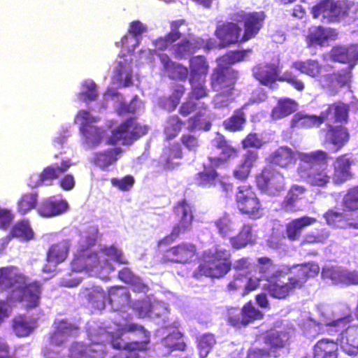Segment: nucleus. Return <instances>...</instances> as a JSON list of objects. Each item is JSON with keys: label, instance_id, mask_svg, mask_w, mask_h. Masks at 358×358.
Here are the masks:
<instances>
[{"label": "nucleus", "instance_id": "61", "mask_svg": "<svg viewBox=\"0 0 358 358\" xmlns=\"http://www.w3.org/2000/svg\"><path fill=\"white\" fill-rule=\"evenodd\" d=\"M83 87L85 90L78 94V97L85 102L95 101L98 96L96 83L87 80L83 83Z\"/></svg>", "mask_w": 358, "mask_h": 358}, {"label": "nucleus", "instance_id": "2", "mask_svg": "<svg viewBox=\"0 0 358 358\" xmlns=\"http://www.w3.org/2000/svg\"><path fill=\"white\" fill-rule=\"evenodd\" d=\"M293 268V275L288 278L286 282L279 283L275 277L264 284L262 289L270 296L278 300L287 299L296 289L303 287L304 283L310 278L316 276L320 272V266L313 262H307L291 266Z\"/></svg>", "mask_w": 358, "mask_h": 358}, {"label": "nucleus", "instance_id": "13", "mask_svg": "<svg viewBox=\"0 0 358 358\" xmlns=\"http://www.w3.org/2000/svg\"><path fill=\"white\" fill-rule=\"evenodd\" d=\"M198 255L195 244L182 242L167 249L163 255V259L166 262L185 264L193 262Z\"/></svg>", "mask_w": 358, "mask_h": 358}, {"label": "nucleus", "instance_id": "10", "mask_svg": "<svg viewBox=\"0 0 358 358\" xmlns=\"http://www.w3.org/2000/svg\"><path fill=\"white\" fill-rule=\"evenodd\" d=\"M147 133V127L137 122L135 117L126 119L113 130L108 140V144H115L122 140L124 144H131Z\"/></svg>", "mask_w": 358, "mask_h": 358}, {"label": "nucleus", "instance_id": "49", "mask_svg": "<svg viewBox=\"0 0 358 358\" xmlns=\"http://www.w3.org/2000/svg\"><path fill=\"white\" fill-rule=\"evenodd\" d=\"M12 329L18 337H25L33 331V327L24 315H17L13 319Z\"/></svg>", "mask_w": 358, "mask_h": 358}, {"label": "nucleus", "instance_id": "27", "mask_svg": "<svg viewBox=\"0 0 358 358\" xmlns=\"http://www.w3.org/2000/svg\"><path fill=\"white\" fill-rule=\"evenodd\" d=\"M258 271L261 275L259 278L266 282L275 277H280L283 275H287L292 273L293 268L286 266L282 268L272 271L274 268V264L271 259L268 257H261L257 259Z\"/></svg>", "mask_w": 358, "mask_h": 358}, {"label": "nucleus", "instance_id": "23", "mask_svg": "<svg viewBox=\"0 0 358 358\" xmlns=\"http://www.w3.org/2000/svg\"><path fill=\"white\" fill-rule=\"evenodd\" d=\"M289 336L284 331L270 329L263 336V343L267 346L266 350L272 357L277 358L280 355V351L285 347Z\"/></svg>", "mask_w": 358, "mask_h": 358}, {"label": "nucleus", "instance_id": "9", "mask_svg": "<svg viewBox=\"0 0 358 358\" xmlns=\"http://www.w3.org/2000/svg\"><path fill=\"white\" fill-rule=\"evenodd\" d=\"M231 19L236 22L243 23L241 41L246 42L259 34L264 26L266 14L264 11L246 12L241 10L233 13Z\"/></svg>", "mask_w": 358, "mask_h": 358}, {"label": "nucleus", "instance_id": "26", "mask_svg": "<svg viewBox=\"0 0 358 358\" xmlns=\"http://www.w3.org/2000/svg\"><path fill=\"white\" fill-rule=\"evenodd\" d=\"M257 235L253 230V224L245 223L237 234L229 238V243L234 250H238L256 243Z\"/></svg>", "mask_w": 358, "mask_h": 358}, {"label": "nucleus", "instance_id": "6", "mask_svg": "<svg viewBox=\"0 0 358 358\" xmlns=\"http://www.w3.org/2000/svg\"><path fill=\"white\" fill-rule=\"evenodd\" d=\"M235 202L239 212L252 220H257L264 215L262 203L250 185H241L235 194Z\"/></svg>", "mask_w": 358, "mask_h": 358}, {"label": "nucleus", "instance_id": "19", "mask_svg": "<svg viewBox=\"0 0 358 358\" xmlns=\"http://www.w3.org/2000/svg\"><path fill=\"white\" fill-rule=\"evenodd\" d=\"M349 106L341 101H336L329 104L326 110L322 111L319 119L320 124L327 123H347L348 121Z\"/></svg>", "mask_w": 358, "mask_h": 358}, {"label": "nucleus", "instance_id": "43", "mask_svg": "<svg viewBox=\"0 0 358 358\" xmlns=\"http://www.w3.org/2000/svg\"><path fill=\"white\" fill-rule=\"evenodd\" d=\"M264 142L257 133L250 132L241 141L242 148L248 152L247 157H256V152L261 149Z\"/></svg>", "mask_w": 358, "mask_h": 358}, {"label": "nucleus", "instance_id": "31", "mask_svg": "<svg viewBox=\"0 0 358 358\" xmlns=\"http://www.w3.org/2000/svg\"><path fill=\"white\" fill-rule=\"evenodd\" d=\"M292 68L317 80L322 76L323 65L317 59L298 60L292 64Z\"/></svg>", "mask_w": 358, "mask_h": 358}, {"label": "nucleus", "instance_id": "4", "mask_svg": "<svg viewBox=\"0 0 358 358\" xmlns=\"http://www.w3.org/2000/svg\"><path fill=\"white\" fill-rule=\"evenodd\" d=\"M280 62L275 63L264 62L255 65L252 69L253 77L264 86H271L276 81L289 84L294 89L302 92L305 89L303 82L291 71L280 74Z\"/></svg>", "mask_w": 358, "mask_h": 358}, {"label": "nucleus", "instance_id": "64", "mask_svg": "<svg viewBox=\"0 0 358 358\" xmlns=\"http://www.w3.org/2000/svg\"><path fill=\"white\" fill-rule=\"evenodd\" d=\"M225 320L229 325L235 328L244 327L241 310L237 307H230L227 308Z\"/></svg>", "mask_w": 358, "mask_h": 358}, {"label": "nucleus", "instance_id": "63", "mask_svg": "<svg viewBox=\"0 0 358 358\" xmlns=\"http://www.w3.org/2000/svg\"><path fill=\"white\" fill-rule=\"evenodd\" d=\"M255 158H244L234 171V176L240 180L247 179L250 173Z\"/></svg>", "mask_w": 358, "mask_h": 358}, {"label": "nucleus", "instance_id": "62", "mask_svg": "<svg viewBox=\"0 0 358 358\" xmlns=\"http://www.w3.org/2000/svg\"><path fill=\"white\" fill-rule=\"evenodd\" d=\"M203 116V114L202 113L198 112L188 118L187 129L189 131H194L201 129L204 131H208L211 127V123L209 121L205 122L203 127H202Z\"/></svg>", "mask_w": 358, "mask_h": 358}, {"label": "nucleus", "instance_id": "12", "mask_svg": "<svg viewBox=\"0 0 358 358\" xmlns=\"http://www.w3.org/2000/svg\"><path fill=\"white\" fill-rule=\"evenodd\" d=\"M320 133L324 137L323 144L331 145L327 148L329 153H335L340 150L350 138L348 129L342 124L334 125L327 123L326 128L321 129Z\"/></svg>", "mask_w": 358, "mask_h": 358}, {"label": "nucleus", "instance_id": "30", "mask_svg": "<svg viewBox=\"0 0 358 358\" xmlns=\"http://www.w3.org/2000/svg\"><path fill=\"white\" fill-rule=\"evenodd\" d=\"M313 358H338V343L329 338H322L313 346Z\"/></svg>", "mask_w": 358, "mask_h": 358}, {"label": "nucleus", "instance_id": "50", "mask_svg": "<svg viewBox=\"0 0 358 358\" xmlns=\"http://www.w3.org/2000/svg\"><path fill=\"white\" fill-rule=\"evenodd\" d=\"M133 308L139 317L159 315V313L155 312L157 305L152 304L151 301L147 299L136 301L134 303Z\"/></svg>", "mask_w": 358, "mask_h": 358}, {"label": "nucleus", "instance_id": "1", "mask_svg": "<svg viewBox=\"0 0 358 358\" xmlns=\"http://www.w3.org/2000/svg\"><path fill=\"white\" fill-rule=\"evenodd\" d=\"M183 25H188L185 19H178L170 22V31L164 36L157 38L154 45L160 50H164L169 47H172V53L176 58L182 59L186 56L192 55L200 49L209 50L215 47V41L208 38L206 39L199 36L189 38H183L179 42L176 43L181 38L182 34L180 28Z\"/></svg>", "mask_w": 358, "mask_h": 358}, {"label": "nucleus", "instance_id": "60", "mask_svg": "<svg viewBox=\"0 0 358 358\" xmlns=\"http://www.w3.org/2000/svg\"><path fill=\"white\" fill-rule=\"evenodd\" d=\"M215 343L216 340L213 334H204L201 336L198 341V348L200 356L206 357L210 352Z\"/></svg>", "mask_w": 358, "mask_h": 358}, {"label": "nucleus", "instance_id": "20", "mask_svg": "<svg viewBox=\"0 0 358 358\" xmlns=\"http://www.w3.org/2000/svg\"><path fill=\"white\" fill-rule=\"evenodd\" d=\"M351 68L350 66L322 76L318 82L323 88H327L330 90H337L346 85L351 82Z\"/></svg>", "mask_w": 358, "mask_h": 358}, {"label": "nucleus", "instance_id": "52", "mask_svg": "<svg viewBox=\"0 0 358 358\" xmlns=\"http://www.w3.org/2000/svg\"><path fill=\"white\" fill-rule=\"evenodd\" d=\"M80 131L86 138V143L88 146L97 144L101 137V129L87 122H84L80 127Z\"/></svg>", "mask_w": 358, "mask_h": 358}, {"label": "nucleus", "instance_id": "16", "mask_svg": "<svg viewBox=\"0 0 358 358\" xmlns=\"http://www.w3.org/2000/svg\"><path fill=\"white\" fill-rule=\"evenodd\" d=\"M228 158H208V164H203V170L196 174L194 184L200 187H210L215 185L218 173L215 169L224 164Z\"/></svg>", "mask_w": 358, "mask_h": 358}, {"label": "nucleus", "instance_id": "59", "mask_svg": "<svg viewBox=\"0 0 358 358\" xmlns=\"http://www.w3.org/2000/svg\"><path fill=\"white\" fill-rule=\"evenodd\" d=\"M343 210L347 212L358 210V188H350L344 195L342 201Z\"/></svg>", "mask_w": 358, "mask_h": 358}, {"label": "nucleus", "instance_id": "33", "mask_svg": "<svg viewBox=\"0 0 358 358\" xmlns=\"http://www.w3.org/2000/svg\"><path fill=\"white\" fill-rule=\"evenodd\" d=\"M71 166V164L69 161H63L59 166H48L38 175V180L34 184V186L38 187L43 184L48 185V182L57 179L60 174L66 171Z\"/></svg>", "mask_w": 358, "mask_h": 358}, {"label": "nucleus", "instance_id": "7", "mask_svg": "<svg viewBox=\"0 0 358 358\" xmlns=\"http://www.w3.org/2000/svg\"><path fill=\"white\" fill-rule=\"evenodd\" d=\"M327 167V158H300L297 171L311 185L323 187L330 178L325 171Z\"/></svg>", "mask_w": 358, "mask_h": 358}, {"label": "nucleus", "instance_id": "34", "mask_svg": "<svg viewBox=\"0 0 358 358\" xmlns=\"http://www.w3.org/2000/svg\"><path fill=\"white\" fill-rule=\"evenodd\" d=\"M85 259L86 271L93 272L94 275L99 274L105 268L113 269L108 259H101L96 252L85 250Z\"/></svg>", "mask_w": 358, "mask_h": 358}, {"label": "nucleus", "instance_id": "18", "mask_svg": "<svg viewBox=\"0 0 358 358\" xmlns=\"http://www.w3.org/2000/svg\"><path fill=\"white\" fill-rule=\"evenodd\" d=\"M26 280V275L20 273L16 266H3L0 268V293L10 290L13 295L20 285Z\"/></svg>", "mask_w": 358, "mask_h": 358}, {"label": "nucleus", "instance_id": "5", "mask_svg": "<svg viewBox=\"0 0 358 358\" xmlns=\"http://www.w3.org/2000/svg\"><path fill=\"white\" fill-rule=\"evenodd\" d=\"M290 160L286 164H282L280 160L282 158H273L272 164L265 167L262 172L256 177V184L259 189L270 194H275L285 189V178L282 174L278 171L274 164L286 168L292 163V159L296 163V158H289Z\"/></svg>", "mask_w": 358, "mask_h": 358}, {"label": "nucleus", "instance_id": "39", "mask_svg": "<svg viewBox=\"0 0 358 358\" xmlns=\"http://www.w3.org/2000/svg\"><path fill=\"white\" fill-rule=\"evenodd\" d=\"M334 34L335 30L332 29H325L321 26L315 27L313 29L310 30L306 36L308 47L310 48L315 45L322 46Z\"/></svg>", "mask_w": 358, "mask_h": 358}, {"label": "nucleus", "instance_id": "37", "mask_svg": "<svg viewBox=\"0 0 358 358\" xmlns=\"http://www.w3.org/2000/svg\"><path fill=\"white\" fill-rule=\"evenodd\" d=\"M296 109L297 103L294 100L289 98L280 99L273 108L271 116L274 120H280L290 115Z\"/></svg>", "mask_w": 358, "mask_h": 358}, {"label": "nucleus", "instance_id": "56", "mask_svg": "<svg viewBox=\"0 0 358 358\" xmlns=\"http://www.w3.org/2000/svg\"><path fill=\"white\" fill-rule=\"evenodd\" d=\"M212 143L215 148L221 150V153L224 157H233L237 155V150L222 134H217L213 138Z\"/></svg>", "mask_w": 358, "mask_h": 358}, {"label": "nucleus", "instance_id": "35", "mask_svg": "<svg viewBox=\"0 0 358 358\" xmlns=\"http://www.w3.org/2000/svg\"><path fill=\"white\" fill-rule=\"evenodd\" d=\"M353 162L349 158H336L334 162V180L336 184H341L352 178L350 166Z\"/></svg>", "mask_w": 358, "mask_h": 358}, {"label": "nucleus", "instance_id": "25", "mask_svg": "<svg viewBox=\"0 0 358 358\" xmlns=\"http://www.w3.org/2000/svg\"><path fill=\"white\" fill-rule=\"evenodd\" d=\"M78 329V326L66 320H60L50 334L49 343L52 345L59 346L67 341L69 336L77 334Z\"/></svg>", "mask_w": 358, "mask_h": 358}, {"label": "nucleus", "instance_id": "48", "mask_svg": "<svg viewBox=\"0 0 358 358\" xmlns=\"http://www.w3.org/2000/svg\"><path fill=\"white\" fill-rule=\"evenodd\" d=\"M37 192H27L23 194L17 202V210L22 215H25L34 209L38 203Z\"/></svg>", "mask_w": 358, "mask_h": 358}, {"label": "nucleus", "instance_id": "51", "mask_svg": "<svg viewBox=\"0 0 358 358\" xmlns=\"http://www.w3.org/2000/svg\"><path fill=\"white\" fill-rule=\"evenodd\" d=\"M185 122L176 115L169 116L166 119L164 134L167 140L176 138L181 131Z\"/></svg>", "mask_w": 358, "mask_h": 358}, {"label": "nucleus", "instance_id": "45", "mask_svg": "<svg viewBox=\"0 0 358 358\" xmlns=\"http://www.w3.org/2000/svg\"><path fill=\"white\" fill-rule=\"evenodd\" d=\"M34 231L27 220L17 222L12 228L8 241L11 237L19 238L23 241H30L34 238Z\"/></svg>", "mask_w": 358, "mask_h": 358}, {"label": "nucleus", "instance_id": "28", "mask_svg": "<svg viewBox=\"0 0 358 358\" xmlns=\"http://www.w3.org/2000/svg\"><path fill=\"white\" fill-rule=\"evenodd\" d=\"M316 222V218L309 216L294 219L285 225V237L290 241H296L299 240L303 229Z\"/></svg>", "mask_w": 358, "mask_h": 358}, {"label": "nucleus", "instance_id": "29", "mask_svg": "<svg viewBox=\"0 0 358 358\" xmlns=\"http://www.w3.org/2000/svg\"><path fill=\"white\" fill-rule=\"evenodd\" d=\"M324 217L328 225L340 229H358V219L349 220L345 215L334 209H329L324 214Z\"/></svg>", "mask_w": 358, "mask_h": 358}, {"label": "nucleus", "instance_id": "58", "mask_svg": "<svg viewBox=\"0 0 358 358\" xmlns=\"http://www.w3.org/2000/svg\"><path fill=\"white\" fill-rule=\"evenodd\" d=\"M250 50H236L227 52L220 58V62L227 66L235 64L244 60Z\"/></svg>", "mask_w": 358, "mask_h": 358}, {"label": "nucleus", "instance_id": "21", "mask_svg": "<svg viewBox=\"0 0 358 358\" xmlns=\"http://www.w3.org/2000/svg\"><path fill=\"white\" fill-rule=\"evenodd\" d=\"M68 252L69 245L65 241L52 245L47 252V264L43 266V271L47 273L55 271L57 266L66 259Z\"/></svg>", "mask_w": 358, "mask_h": 358}, {"label": "nucleus", "instance_id": "53", "mask_svg": "<svg viewBox=\"0 0 358 358\" xmlns=\"http://www.w3.org/2000/svg\"><path fill=\"white\" fill-rule=\"evenodd\" d=\"M330 236V231L325 229H317L306 234L301 241V245L324 244Z\"/></svg>", "mask_w": 358, "mask_h": 358}, {"label": "nucleus", "instance_id": "14", "mask_svg": "<svg viewBox=\"0 0 358 358\" xmlns=\"http://www.w3.org/2000/svg\"><path fill=\"white\" fill-rule=\"evenodd\" d=\"M42 289L43 285L40 281H29L26 275V280L20 285L14 296L17 301L25 303L26 308H35L40 303Z\"/></svg>", "mask_w": 358, "mask_h": 358}, {"label": "nucleus", "instance_id": "8", "mask_svg": "<svg viewBox=\"0 0 358 358\" xmlns=\"http://www.w3.org/2000/svg\"><path fill=\"white\" fill-rule=\"evenodd\" d=\"M121 333H135L141 341L124 342L120 338H113L110 341L113 348L115 350H124L126 354L138 352L146 350L150 342V333L144 327L135 323H127L120 329Z\"/></svg>", "mask_w": 358, "mask_h": 358}, {"label": "nucleus", "instance_id": "32", "mask_svg": "<svg viewBox=\"0 0 358 358\" xmlns=\"http://www.w3.org/2000/svg\"><path fill=\"white\" fill-rule=\"evenodd\" d=\"M247 106L248 104H244L241 108L235 110L230 117L223 121L222 126L226 131L235 133L244 130L247 122L244 109Z\"/></svg>", "mask_w": 358, "mask_h": 358}, {"label": "nucleus", "instance_id": "17", "mask_svg": "<svg viewBox=\"0 0 358 358\" xmlns=\"http://www.w3.org/2000/svg\"><path fill=\"white\" fill-rule=\"evenodd\" d=\"M237 23L225 22L217 26L215 35L220 41V48H224L231 45L245 42L241 41V29Z\"/></svg>", "mask_w": 358, "mask_h": 358}, {"label": "nucleus", "instance_id": "3", "mask_svg": "<svg viewBox=\"0 0 358 358\" xmlns=\"http://www.w3.org/2000/svg\"><path fill=\"white\" fill-rule=\"evenodd\" d=\"M202 257L203 261L197 268L200 275L211 278H222L231 270V254L227 249L215 245L205 250Z\"/></svg>", "mask_w": 358, "mask_h": 358}, {"label": "nucleus", "instance_id": "40", "mask_svg": "<svg viewBox=\"0 0 358 358\" xmlns=\"http://www.w3.org/2000/svg\"><path fill=\"white\" fill-rule=\"evenodd\" d=\"M182 334L179 331H174L167 335L162 341V347L164 350V355H169L173 351H185L186 344L181 341Z\"/></svg>", "mask_w": 358, "mask_h": 358}, {"label": "nucleus", "instance_id": "54", "mask_svg": "<svg viewBox=\"0 0 358 358\" xmlns=\"http://www.w3.org/2000/svg\"><path fill=\"white\" fill-rule=\"evenodd\" d=\"M191 86V91L189 94L190 99L199 100L208 95V91L206 86V81L199 79H189Z\"/></svg>", "mask_w": 358, "mask_h": 358}, {"label": "nucleus", "instance_id": "47", "mask_svg": "<svg viewBox=\"0 0 358 358\" xmlns=\"http://www.w3.org/2000/svg\"><path fill=\"white\" fill-rule=\"evenodd\" d=\"M241 310L244 327L256 320L263 319L264 315L261 310L254 306L252 301L245 303Z\"/></svg>", "mask_w": 358, "mask_h": 358}, {"label": "nucleus", "instance_id": "57", "mask_svg": "<svg viewBox=\"0 0 358 358\" xmlns=\"http://www.w3.org/2000/svg\"><path fill=\"white\" fill-rule=\"evenodd\" d=\"M185 92V87L183 85L181 84H175L172 86L171 88V95L166 98V101L169 103L166 106V103H164V106L169 110H173L176 108L177 106L179 104L181 98L184 95Z\"/></svg>", "mask_w": 358, "mask_h": 358}, {"label": "nucleus", "instance_id": "42", "mask_svg": "<svg viewBox=\"0 0 358 358\" xmlns=\"http://www.w3.org/2000/svg\"><path fill=\"white\" fill-rule=\"evenodd\" d=\"M80 294L89 303L97 308L104 306L107 296L106 292L99 286L83 287Z\"/></svg>", "mask_w": 358, "mask_h": 358}, {"label": "nucleus", "instance_id": "41", "mask_svg": "<svg viewBox=\"0 0 358 358\" xmlns=\"http://www.w3.org/2000/svg\"><path fill=\"white\" fill-rule=\"evenodd\" d=\"M321 125L319 116L307 115L303 113H296L290 121L292 129H310L314 127H319Z\"/></svg>", "mask_w": 358, "mask_h": 358}, {"label": "nucleus", "instance_id": "38", "mask_svg": "<svg viewBox=\"0 0 358 358\" xmlns=\"http://www.w3.org/2000/svg\"><path fill=\"white\" fill-rule=\"evenodd\" d=\"M306 189L303 186L292 185L287 193L284 200L282 202V208L287 212H295L299 210L296 206V202L302 199L303 194Z\"/></svg>", "mask_w": 358, "mask_h": 358}, {"label": "nucleus", "instance_id": "11", "mask_svg": "<svg viewBox=\"0 0 358 358\" xmlns=\"http://www.w3.org/2000/svg\"><path fill=\"white\" fill-rule=\"evenodd\" d=\"M238 72L221 62L213 69L210 78V86L213 90L220 92H231L233 90Z\"/></svg>", "mask_w": 358, "mask_h": 358}, {"label": "nucleus", "instance_id": "24", "mask_svg": "<svg viewBox=\"0 0 358 358\" xmlns=\"http://www.w3.org/2000/svg\"><path fill=\"white\" fill-rule=\"evenodd\" d=\"M69 206L65 199H56L53 197L43 199L37 207L38 213L43 217H52L64 214Z\"/></svg>", "mask_w": 358, "mask_h": 358}, {"label": "nucleus", "instance_id": "15", "mask_svg": "<svg viewBox=\"0 0 358 358\" xmlns=\"http://www.w3.org/2000/svg\"><path fill=\"white\" fill-rule=\"evenodd\" d=\"M106 354L103 340L90 343L73 342L69 349V358H105Z\"/></svg>", "mask_w": 358, "mask_h": 358}, {"label": "nucleus", "instance_id": "36", "mask_svg": "<svg viewBox=\"0 0 358 358\" xmlns=\"http://www.w3.org/2000/svg\"><path fill=\"white\" fill-rule=\"evenodd\" d=\"M190 76L189 79H199L206 81L209 71L208 63L204 56L193 57L189 60Z\"/></svg>", "mask_w": 358, "mask_h": 358}, {"label": "nucleus", "instance_id": "22", "mask_svg": "<svg viewBox=\"0 0 358 358\" xmlns=\"http://www.w3.org/2000/svg\"><path fill=\"white\" fill-rule=\"evenodd\" d=\"M313 17H321L327 22L338 21L343 14L341 6L332 0H322L312 8Z\"/></svg>", "mask_w": 358, "mask_h": 358}, {"label": "nucleus", "instance_id": "44", "mask_svg": "<svg viewBox=\"0 0 358 358\" xmlns=\"http://www.w3.org/2000/svg\"><path fill=\"white\" fill-rule=\"evenodd\" d=\"M173 212L178 221L187 222L192 225L194 220L192 207L186 199L178 201L173 206Z\"/></svg>", "mask_w": 358, "mask_h": 358}, {"label": "nucleus", "instance_id": "46", "mask_svg": "<svg viewBox=\"0 0 358 358\" xmlns=\"http://www.w3.org/2000/svg\"><path fill=\"white\" fill-rule=\"evenodd\" d=\"M341 347L343 352L348 355L355 356L358 353V339L352 329L342 334Z\"/></svg>", "mask_w": 358, "mask_h": 358}, {"label": "nucleus", "instance_id": "55", "mask_svg": "<svg viewBox=\"0 0 358 358\" xmlns=\"http://www.w3.org/2000/svg\"><path fill=\"white\" fill-rule=\"evenodd\" d=\"M215 225L222 238L229 237L236 229L232 220L227 215L218 218L215 222Z\"/></svg>", "mask_w": 358, "mask_h": 358}]
</instances>
